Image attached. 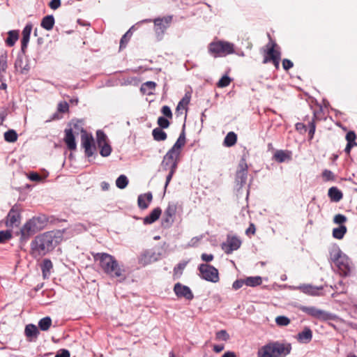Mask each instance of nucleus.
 <instances>
[{"label":"nucleus","instance_id":"nucleus-19","mask_svg":"<svg viewBox=\"0 0 357 357\" xmlns=\"http://www.w3.org/2000/svg\"><path fill=\"white\" fill-rule=\"evenodd\" d=\"M275 44H273L267 50V54L271 56V61L273 63L275 67L278 69L280 66V52L275 49Z\"/></svg>","mask_w":357,"mask_h":357},{"label":"nucleus","instance_id":"nucleus-12","mask_svg":"<svg viewBox=\"0 0 357 357\" xmlns=\"http://www.w3.org/2000/svg\"><path fill=\"white\" fill-rule=\"evenodd\" d=\"M301 309L303 312L319 320L326 321L330 319V314L328 312L315 307L303 306Z\"/></svg>","mask_w":357,"mask_h":357},{"label":"nucleus","instance_id":"nucleus-15","mask_svg":"<svg viewBox=\"0 0 357 357\" xmlns=\"http://www.w3.org/2000/svg\"><path fill=\"white\" fill-rule=\"evenodd\" d=\"M32 30V24L31 23L27 24L22 31V38L21 40V50L23 53L25 52L26 49L28 46L30 35Z\"/></svg>","mask_w":357,"mask_h":357},{"label":"nucleus","instance_id":"nucleus-8","mask_svg":"<svg viewBox=\"0 0 357 357\" xmlns=\"http://www.w3.org/2000/svg\"><path fill=\"white\" fill-rule=\"evenodd\" d=\"M198 269L202 279L213 283H216L219 281V273L218 269L214 266L206 264H202L199 265Z\"/></svg>","mask_w":357,"mask_h":357},{"label":"nucleus","instance_id":"nucleus-60","mask_svg":"<svg viewBox=\"0 0 357 357\" xmlns=\"http://www.w3.org/2000/svg\"><path fill=\"white\" fill-rule=\"evenodd\" d=\"M202 259L206 262L211 261L213 259V255L212 254L204 253L201 256Z\"/></svg>","mask_w":357,"mask_h":357},{"label":"nucleus","instance_id":"nucleus-21","mask_svg":"<svg viewBox=\"0 0 357 357\" xmlns=\"http://www.w3.org/2000/svg\"><path fill=\"white\" fill-rule=\"evenodd\" d=\"M153 196L151 192H147L140 195L138 197L137 202L138 206L142 209H145L149 206V204L152 201Z\"/></svg>","mask_w":357,"mask_h":357},{"label":"nucleus","instance_id":"nucleus-42","mask_svg":"<svg viewBox=\"0 0 357 357\" xmlns=\"http://www.w3.org/2000/svg\"><path fill=\"white\" fill-rule=\"evenodd\" d=\"M275 323L279 326H286L290 324V319L285 316H278L275 318Z\"/></svg>","mask_w":357,"mask_h":357},{"label":"nucleus","instance_id":"nucleus-13","mask_svg":"<svg viewBox=\"0 0 357 357\" xmlns=\"http://www.w3.org/2000/svg\"><path fill=\"white\" fill-rule=\"evenodd\" d=\"M241 245V241L237 236H228L225 243L222 245V249L225 253L231 254L238 250Z\"/></svg>","mask_w":357,"mask_h":357},{"label":"nucleus","instance_id":"nucleus-3","mask_svg":"<svg viewBox=\"0 0 357 357\" xmlns=\"http://www.w3.org/2000/svg\"><path fill=\"white\" fill-rule=\"evenodd\" d=\"M291 346L289 343L270 342L261 347L257 353V357H285L290 354Z\"/></svg>","mask_w":357,"mask_h":357},{"label":"nucleus","instance_id":"nucleus-24","mask_svg":"<svg viewBox=\"0 0 357 357\" xmlns=\"http://www.w3.org/2000/svg\"><path fill=\"white\" fill-rule=\"evenodd\" d=\"M162 211L160 208H154L151 213L144 218V223L146 225L152 224L155 222L160 216Z\"/></svg>","mask_w":357,"mask_h":357},{"label":"nucleus","instance_id":"nucleus-35","mask_svg":"<svg viewBox=\"0 0 357 357\" xmlns=\"http://www.w3.org/2000/svg\"><path fill=\"white\" fill-rule=\"evenodd\" d=\"M347 232V227L344 225H340L333 230V236L337 239H342Z\"/></svg>","mask_w":357,"mask_h":357},{"label":"nucleus","instance_id":"nucleus-5","mask_svg":"<svg viewBox=\"0 0 357 357\" xmlns=\"http://www.w3.org/2000/svg\"><path fill=\"white\" fill-rule=\"evenodd\" d=\"M180 155L169 150L164 155L161 162V167L163 169L169 171V174L166 177L165 188L167 187L171 181L173 175L176 172L178 164L180 161Z\"/></svg>","mask_w":357,"mask_h":357},{"label":"nucleus","instance_id":"nucleus-14","mask_svg":"<svg viewBox=\"0 0 357 357\" xmlns=\"http://www.w3.org/2000/svg\"><path fill=\"white\" fill-rule=\"evenodd\" d=\"M175 294L179 298H185L186 300H192L194 297L190 289L179 282L175 284L174 287Z\"/></svg>","mask_w":357,"mask_h":357},{"label":"nucleus","instance_id":"nucleus-30","mask_svg":"<svg viewBox=\"0 0 357 357\" xmlns=\"http://www.w3.org/2000/svg\"><path fill=\"white\" fill-rule=\"evenodd\" d=\"M8 38L6 40V43L8 46L12 47L15 45V42L18 40L19 34L18 31L15 30H12L8 31Z\"/></svg>","mask_w":357,"mask_h":357},{"label":"nucleus","instance_id":"nucleus-58","mask_svg":"<svg viewBox=\"0 0 357 357\" xmlns=\"http://www.w3.org/2000/svg\"><path fill=\"white\" fill-rule=\"evenodd\" d=\"M244 284L245 280H237L233 283L232 287L236 290L241 288Z\"/></svg>","mask_w":357,"mask_h":357},{"label":"nucleus","instance_id":"nucleus-51","mask_svg":"<svg viewBox=\"0 0 357 357\" xmlns=\"http://www.w3.org/2000/svg\"><path fill=\"white\" fill-rule=\"evenodd\" d=\"M186 266V263H180L178 264L174 268V272L175 275H181L182 274V272L183 269L185 268Z\"/></svg>","mask_w":357,"mask_h":357},{"label":"nucleus","instance_id":"nucleus-16","mask_svg":"<svg viewBox=\"0 0 357 357\" xmlns=\"http://www.w3.org/2000/svg\"><path fill=\"white\" fill-rule=\"evenodd\" d=\"M295 289H298L301 292L310 295V296H319V291H321L323 288L314 287L310 284H302L298 287H296L294 288Z\"/></svg>","mask_w":357,"mask_h":357},{"label":"nucleus","instance_id":"nucleus-9","mask_svg":"<svg viewBox=\"0 0 357 357\" xmlns=\"http://www.w3.org/2000/svg\"><path fill=\"white\" fill-rule=\"evenodd\" d=\"M172 15H167L162 18H156L153 21L154 23V31L158 40H162L166 29L172 23Z\"/></svg>","mask_w":357,"mask_h":357},{"label":"nucleus","instance_id":"nucleus-34","mask_svg":"<svg viewBox=\"0 0 357 357\" xmlns=\"http://www.w3.org/2000/svg\"><path fill=\"white\" fill-rule=\"evenodd\" d=\"M261 282L262 280L260 276L248 277L245 279V284L248 287H256L260 285Z\"/></svg>","mask_w":357,"mask_h":357},{"label":"nucleus","instance_id":"nucleus-48","mask_svg":"<svg viewBox=\"0 0 357 357\" xmlns=\"http://www.w3.org/2000/svg\"><path fill=\"white\" fill-rule=\"evenodd\" d=\"M158 126H159V128H161V129H165V128H167L169 126V121H168V119L164 116H160L158 119V121H157Z\"/></svg>","mask_w":357,"mask_h":357},{"label":"nucleus","instance_id":"nucleus-55","mask_svg":"<svg viewBox=\"0 0 357 357\" xmlns=\"http://www.w3.org/2000/svg\"><path fill=\"white\" fill-rule=\"evenodd\" d=\"M294 66L293 62L287 59H284L282 61V67L285 70H287L292 68Z\"/></svg>","mask_w":357,"mask_h":357},{"label":"nucleus","instance_id":"nucleus-59","mask_svg":"<svg viewBox=\"0 0 357 357\" xmlns=\"http://www.w3.org/2000/svg\"><path fill=\"white\" fill-rule=\"evenodd\" d=\"M175 213V208L174 206H169L165 211V215L169 218H172Z\"/></svg>","mask_w":357,"mask_h":357},{"label":"nucleus","instance_id":"nucleus-43","mask_svg":"<svg viewBox=\"0 0 357 357\" xmlns=\"http://www.w3.org/2000/svg\"><path fill=\"white\" fill-rule=\"evenodd\" d=\"M96 136H97L98 146L108 143L107 142V137L102 131L98 130L96 132Z\"/></svg>","mask_w":357,"mask_h":357},{"label":"nucleus","instance_id":"nucleus-32","mask_svg":"<svg viewBox=\"0 0 357 357\" xmlns=\"http://www.w3.org/2000/svg\"><path fill=\"white\" fill-rule=\"evenodd\" d=\"M153 137L155 141H165L167 139V134L161 128H156L152 131Z\"/></svg>","mask_w":357,"mask_h":357},{"label":"nucleus","instance_id":"nucleus-56","mask_svg":"<svg viewBox=\"0 0 357 357\" xmlns=\"http://www.w3.org/2000/svg\"><path fill=\"white\" fill-rule=\"evenodd\" d=\"M28 178L32 181H40L41 180L40 176L36 172H31Z\"/></svg>","mask_w":357,"mask_h":357},{"label":"nucleus","instance_id":"nucleus-33","mask_svg":"<svg viewBox=\"0 0 357 357\" xmlns=\"http://www.w3.org/2000/svg\"><path fill=\"white\" fill-rule=\"evenodd\" d=\"M52 268V263L50 259H45L41 265L43 276L44 278H48L50 270Z\"/></svg>","mask_w":357,"mask_h":357},{"label":"nucleus","instance_id":"nucleus-37","mask_svg":"<svg viewBox=\"0 0 357 357\" xmlns=\"http://www.w3.org/2000/svg\"><path fill=\"white\" fill-rule=\"evenodd\" d=\"M274 158L275 159L276 161H278L279 162H283L286 160L289 159L290 155L288 153H287L282 150H280V151H277L275 153Z\"/></svg>","mask_w":357,"mask_h":357},{"label":"nucleus","instance_id":"nucleus-50","mask_svg":"<svg viewBox=\"0 0 357 357\" xmlns=\"http://www.w3.org/2000/svg\"><path fill=\"white\" fill-rule=\"evenodd\" d=\"M161 112L167 118L172 119L173 116L172 110L169 106H163L161 109Z\"/></svg>","mask_w":357,"mask_h":357},{"label":"nucleus","instance_id":"nucleus-57","mask_svg":"<svg viewBox=\"0 0 357 357\" xmlns=\"http://www.w3.org/2000/svg\"><path fill=\"white\" fill-rule=\"evenodd\" d=\"M60 6L61 0H51V1L49 3V6L53 10L57 9L60 7Z\"/></svg>","mask_w":357,"mask_h":357},{"label":"nucleus","instance_id":"nucleus-41","mask_svg":"<svg viewBox=\"0 0 357 357\" xmlns=\"http://www.w3.org/2000/svg\"><path fill=\"white\" fill-rule=\"evenodd\" d=\"M4 139L8 142H15L17 139V135L13 130H10L4 133Z\"/></svg>","mask_w":357,"mask_h":357},{"label":"nucleus","instance_id":"nucleus-63","mask_svg":"<svg viewBox=\"0 0 357 357\" xmlns=\"http://www.w3.org/2000/svg\"><path fill=\"white\" fill-rule=\"evenodd\" d=\"M309 126H310L309 135H310V138L312 139L313 137V135L315 132V124L313 121H312L309 123Z\"/></svg>","mask_w":357,"mask_h":357},{"label":"nucleus","instance_id":"nucleus-62","mask_svg":"<svg viewBox=\"0 0 357 357\" xmlns=\"http://www.w3.org/2000/svg\"><path fill=\"white\" fill-rule=\"evenodd\" d=\"M255 231H256V228H255V225L253 223H251L249 227L246 229L245 234L247 235H249L250 234H255Z\"/></svg>","mask_w":357,"mask_h":357},{"label":"nucleus","instance_id":"nucleus-1","mask_svg":"<svg viewBox=\"0 0 357 357\" xmlns=\"http://www.w3.org/2000/svg\"><path fill=\"white\" fill-rule=\"evenodd\" d=\"M60 231H51L37 236L31 243V255L35 258H40L52 250L59 243Z\"/></svg>","mask_w":357,"mask_h":357},{"label":"nucleus","instance_id":"nucleus-64","mask_svg":"<svg viewBox=\"0 0 357 357\" xmlns=\"http://www.w3.org/2000/svg\"><path fill=\"white\" fill-rule=\"evenodd\" d=\"M356 145H357L356 143L347 142V144L344 149V151L346 152V153L349 155L350 153V151H351V149H352V147H354Z\"/></svg>","mask_w":357,"mask_h":357},{"label":"nucleus","instance_id":"nucleus-17","mask_svg":"<svg viewBox=\"0 0 357 357\" xmlns=\"http://www.w3.org/2000/svg\"><path fill=\"white\" fill-rule=\"evenodd\" d=\"M65 137H64V142L68 148V149L71 151H74L77 148V144L75 142V138L73 133V130L71 128L70 129H66L65 130Z\"/></svg>","mask_w":357,"mask_h":357},{"label":"nucleus","instance_id":"nucleus-7","mask_svg":"<svg viewBox=\"0 0 357 357\" xmlns=\"http://www.w3.org/2000/svg\"><path fill=\"white\" fill-rule=\"evenodd\" d=\"M208 52L214 57H222L234 52V45L227 41H213L208 45Z\"/></svg>","mask_w":357,"mask_h":357},{"label":"nucleus","instance_id":"nucleus-22","mask_svg":"<svg viewBox=\"0 0 357 357\" xmlns=\"http://www.w3.org/2000/svg\"><path fill=\"white\" fill-rule=\"evenodd\" d=\"M24 333L26 337L32 341L38 337L39 334V331L36 325L34 324H28L25 327Z\"/></svg>","mask_w":357,"mask_h":357},{"label":"nucleus","instance_id":"nucleus-6","mask_svg":"<svg viewBox=\"0 0 357 357\" xmlns=\"http://www.w3.org/2000/svg\"><path fill=\"white\" fill-rule=\"evenodd\" d=\"M44 222L40 218H33L27 221L20 229V240L26 241L31 236L43 229Z\"/></svg>","mask_w":357,"mask_h":357},{"label":"nucleus","instance_id":"nucleus-31","mask_svg":"<svg viewBox=\"0 0 357 357\" xmlns=\"http://www.w3.org/2000/svg\"><path fill=\"white\" fill-rule=\"evenodd\" d=\"M237 141V135L234 132H229L224 139V145L227 147L234 146Z\"/></svg>","mask_w":357,"mask_h":357},{"label":"nucleus","instance_id":"nucleus-53","mask_svg":"<svg viewBox=\"0 0 357 357\" xmlns=\"http://www.w3.org/2000/svg\"><path fill=\"white\" fill-rule=\"evenodd\" d=\"M347 221V218L344 215L337 214L334 217V222L336 224H342Z\"/></svg>","mask_w":357,"mask_h":357},{"label":"nucleus","instance_id":"nucleus-46","mask_svg":"<svg viewBox=\"0 0 357 357\" xmlns=\"http://www.w3.org/2000/svg\"><path fill=\"white\" fill-rule=\"evenodd\" d=\"M12 238V233L9 230L0 231V243H6Z\"/></svg>","mask_w":357,"mask_h":357},{"label":"nucleus","instance_id":"nucleus-2","mask_svg":"<svg viewBox=\"0 0 357 357\" xmlns=\"http://www.w3.org/2000/svg\"><path fill=\"white\" fill-rule=\"evenodd\" d=\"M93 257L95 261L98 262L100 267L105 273L113 278L125 279V270L114 257L105 252L93 254Z\"/></svg>","mask_w":357,"mask_h":357},{"label":"nucleus","instance_id":"nucleus-39","mask_svg":"<svg viewBox=\"0 0 357 357\" xmlns=\"http://www.w3.org/2000/svg\"><path fill=\"white\" fill-rule=\"evenodd\" d=\"M98 146L100 149V154L102 157H107L111 154L112 147L108 143L98 145Z\"/></svg>","mask_w":357,"mask_h":357},{"label":"nucleus","instance_id":"nucleus-11","mask_svg":"<svg viewBox=\"0 0 357 357\" xmlns=\"http://www.w3.org/2000/svg\"><path fill=\"white\" fill-rule=\"evenodd\" d=\"M20 212L21 208L19 206H13L7 215L6 225L8 227L17 226L21 220Z\"/></svg>","mask_w":357,"mask_h":357},{"label":"nucleus","instance_id":"nucleus-38","mask_svg":"<svg viewBox=\"0 0 357 357\" xmlns=\"http://www.w3.org/2000/svg\"><path fill=\"white\" fill-rule=\"evenodd\" d=\"M156 84L154 82L149 81L144 83L141 86V91L144 93L151 94L152 91L155 89Z\"/></svg>","mask_w":357,"mask_h":357},{"label":"nucleus","instance_id":"nucleus-52","mask_svg":"<svg viewBox=\"0 0 357 357\" xmlns=\"http://www.w3.org/2000/svg\"><path fill=\"white\" fill-rule=\"evenodd\" d=\"M69 106L67 102L63 101L58 104V111L59 112H66L68 110Z\"/></svg>","mask_w":357,"mask_h":357},{"label":"nucleus","instance_id":"nucleus-61","mask_svg":"<svg viewBox=\"0 0 357 357\" xmlns=\"http://www.w3.org/2000/svg\"><path fill=\"white\" fill-rule=\"evenodd\" d=\"M55 357H70V353L68 350L63 349L56 354Z\"/></svg>","mask_w":357,"mask_h":357},{"label":"nucleus","instance_id":"nucleus-23","mask_svg":"<svg viewBox=\"0 0 357 357\" xmlns=\"http://www.w3.org/2000/svg\"><path fill=\"white\" fill-rule=\"evenodd\" d=\"M155 261H156V258L155 257V253L150 251H146L144 252L139 259V263L142 266H146Z\"/></svg>","mask_w":357,"mask_h":357},{"label":"nucleus","instance_id":"nucleus-36","mask_svg":"<svg viewBox=\"0 0 357 357\" xmlns=\"http://www.w3.org/2000/svg\"><path fill=\"white\" fill-rule=\"evenodd\" d=\"M52 325V319L50 317L41 319L38 322V326L41 331H47Z\"/></svg>","mask_w":357,"mask_h":357},{"label":"nucleus","instance_id":"nucleus-47","mask_svg":"<svg viewBox=\"0 0 357 357\" xmlns=\"http://www.w3.org/2000/svg\"><path fill=\"white\" fill-rule=\"evenodd\" d=\"M215 337L218 340L227 341L229 339V335L225 330H221L216 333Z\"/></svg>","mask_w":357,"mask_h":357},{"label":"nucleus","instance_id":"nucleus-26","mask_svg":"<svg viewBox=\"0 0 357 357\" xmlns=\"http://www.w3.org/2000/svg\"><path fill=\"white\" fill-rule=\"evenodd\" d=\"M240 167L241 169L238 170L236 172V181L241 185H243L246 182L247 179V165L245 164H241Z\"/></svg>","mask_w":357,"mask_h":357},{"label":"nucleus","instance_id":"nucleus-25","mask_svg":"<svg viewBox=\"0 0 357 357\" xmlns=\"http://www.w3.org/2000/svg\"><path fill=\"white\" fill-rule=\"evenodd\" d=\"M185 144V134L184 132H182L177 139L174 146L169 150L181 155V149L183 146H184Z\"/></svg>","mask_w":357,"mask_h":357},{"label":"nucleus","instance_id":"nucleus-27","mask_svg":"<svg viewBox=\"0 0 357 357\" xmlns=\"http://www.w3.org/2000/svg\"><path fill=\"white\" fill-rule=\"evenodd\" d=\"M328 195L332 201L336 202L340 201L343 197L342 192L336 187L329 188Z\"/></svg>","mask_w":357,"mask_h":357},{"label":"nucleus","instance_id":"nucleus-40","mask_svg":"<svg viewBox=\"0 0 357 357\" xmlns=\"http://www.w3.org/2000/svg\"><path fill=\"white\" fill-rule=\"evenodd\" d=\"M128 184V179L126 176L122 174L119 176L116 181V185L119 189H124Z\"/></svg>","mask_w":357,"mask_h":357},{"label":"nucleus","instance_id":"nucleus-4","mask_svg":"<svg viewBox=\"0 0 357 357\" xmlns=\"http://www.w3.org/2000/svg\"><path fill=\"white\" fill-rule=\"evenodd\" d=\"M331 259L337 268L340 275H349L352 271V262L350 259L339 248L334 249L331 252Z\"/></svg>","mask_w":357,"mask_h":357},{"label":"nucleus","instance_id":"nucleus-10","mask_svg":"<svg viewBox=\"0 0 357 357\" xmlns=\"http://www.w3.org/2000/svg\"><path fill=\"white\" fill-rule=\"evenodd\" d=\"M81 145L84 149L85 154L87 157H91L93 155L95 149L93 138L84 130H82Z\"/></svg>","mask_w":357,"mask_h":357},{"label":"nucleus","instance_id":"nucleus-44","mask_svg":"<svg viewBox=\"0 0 357 357\" xmlns=\"http://www.w3.org/2000/svg\"><path fill=\"white\" fill-rule=\"evenodd\" d=\"M132 36L131 29H129L121 38L120 41V49L124 48Z\"/></svg>","mask_w":357,"mask_h":357},{"label":"nucleus","instance_id":"nucleus-54","mask_svg":"<svg viewBox=\"0 0 357 357\" xmlns=\"http://www.w3.org/2000/svg\"><path fill=\"white\" fill-rule=\"evenodd\" d=\"M346 139H347V142L356 143L355 142L356 134L354 133V132L350 131V132H347L346 135Z\"/></svg>","mask_w":357,"mask_h":357},{"label":"nucleus","instance_id":"nucleus-20","mask_svg":"<svg viewBox=\"0 0 357 357\" xmlns=\"http://www.w3.org/2000/svg\"><path fill=\"white\" fill-rule=\"evenodd\" d=\"M312 339V332L309 327H305L303 331L297 335V340L301 343H309Z\"/></svg>","mask_w":357,"mask_h":357},{"label":"nucleus","instance_id":"nucleus-49","mask_svg":"<svg viewBox=\"0 0 357 357\" xmlns=\"http://www.w3.org/2000/svg\"><path fill=\"white\" fill-rule=\"evenodd\" d=\"M322 177L325 181H334L335 179L334 174L328 169H325L322 172Z\"/></svg>","mask_w":357,"mask_h":357},{"label":"nucleus","instance_id":"nucleus-29","mask_svg":"<svg viewBox=\"0 0 357 357\" xmlns=\"http://www.w3.org/2000/svg\"><path fill=\"white\" fill-rule=\"evenodd\" d=\"M7 65V54L6 53L0 54V81L4 80V74L6 71Z\"/></svg>","mask_w":357,"mask_h":357},{"label":"nucleus","instance_id":"nucleus-28","mask_svg":"<svg viewBox=\"0 0 357 357\" xmlns=\"http://www.w3.org/2000/svg\"><path fill=\"white\" fill-rule=\"evenodd\" d=\"M41 26L47 31H50L54 25V18L53 15H47L42 20Z\"/></svg>","mask_w":357,"mask_h":357},{"label":"nucleus","instance_id":"nucleus-18","mask_svg":"<svg viewBox=\"0 0 357 357\" xmlns=\"http://www.w3.org/2000/svg\"><path fill=\"white\" fill-rule=\"evenodd\" d=\"M191 99V93L186 92L183 98L179 101L176 109V113L177 115L182 114L183 110L188 109V105L190 103Z\"/></svg>","mask_w":357,"mask_h":357},{"label":"nucleus","instance_id":"nucleus-45","mask_svg":"<svg viewBox=\"0 0 357 357\" xmlns=\"http://www.w3.org/2000/svg\"><path fill=\"white\" fill-rule=\"evenodd\" d=\"M231 82V78L227 75H224L221 77V79L218 81L217 86L220 88H224L230 84Z\"/></svg>","mask_w":357,"mask_h":357}]
</instances>
